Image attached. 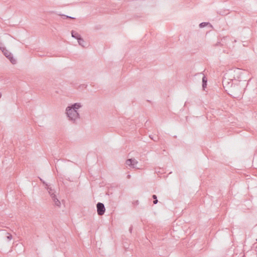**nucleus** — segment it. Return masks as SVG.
<instances>
[{
    "label": "nucleus",
    "mask_w": 257,
    "mask_h": 257,
    "mask_svg": "<svg viewBox=\"0 0 257 257\" xmlns=\"http://www.w3.org/2000/svg\"><path fill=\"white\" fill-rule=\"evenodd\" d=\"M54 203V205L57 206L58 207H60L61 206V202L57 198L56 195H53L51 197Z\"/></svg>",
    "instance_id": "nucleus-8"
},
{
    "label": "nucleus",
    "mask_w": 257,
    "mask_h": 257,
    "mask_svg": "<svg viewBox=\"0 0 257 257\" xmlns=\"http://www.w3.org/2000/svg\"><path fill=\"white\" fill-rule=\"evenodd\" d=\"M126 164L133 168H135V165L138 163L137 160L134 158L128 159L126 161Z\"/></svg>",
    "instance_id": "nucleus-5"
},
{
    "label": "nucleus",
    "mask_w": 257,
    "mask_h": 257,
    "mask_svg": "<svg viewBox=\"0 0 257 257\" xmlns=\"http://www.w3.org/2000/svg\"><path fill=\"white\" fill-rule=\"evenodd\" d=\"M208 25H209L211 27H212V25L208 22H202L199 24V27L200 28H202Z\"/></svg>",
    "instance_id": "nucleus-11"
},
{
    "label": "nucleus",
    "mask_w": 257,
    "mask_h": 257,
    "mask_svg": "<svg viewBox=\"0 0 257 257\" xmlns=\"http://www.w3.org/2000/svg\"><path fill=\"white\" fill-rule=\"evenodd\" d=\"M135 203L136 204V205H138L139 204V201H136Z\"/></svg>",
    "instance_id": "nucleus-21"
},
{
    "label": "nucleus",
    "mask_w": 257,
    "mask_h": 257,
    "mask_svg": "<svg viewBox=\"0 0 257 257\" xmlns=\"http://www.w3.org/2000/svg\"><path fill=\"white\" fill-rule=\"evenodd\" d=\"M77 41H78V44L79 45L82 46L83 47H85V46L84 45L85 41L82 37H81V38L77 40Z\"/></svg>",
    "instance_id": "nucleus-12"
},
{
    "label": "nucleus",
    "mask_w": 257,
    "mask_h": 257,
    "mask_svg": "<svg viewBox=\"0 0 257 257\" xmlns=\"http://www.w3.org/2000/svg\"><path fill=\"white\" fill-rule=\"evenodd\" d=\"M6 234H7V236H6L7 240L8 241H10L13 238L12 235L11 233H8V232H6Z\"/></svg>",
    "instance_id": "nucleus-13"
},
{
    "label": "nucleus",
    "mask_w": 257,
    "mask_h": 257,
    "mask_svg": "<svg viewBox=\"0 0 257 257\" xmlns=\"http://www.w3.org/2000/svg\"><path fill=\"white\" fill-rule=\"evenodd\" d=\"M0 49L3 53L4 55L10 61V62L15 64L16 63L17 61L14 58L13 54L9 52L5 47L0 46Z\"/></svg>",
    "instance_id": "nucleus-2"
},
{
    "label": "nucleus",
    "mask_w": 257,
    "mask_h": 257,
    "mask_svg": "<svg viewBox=\"0 0 257 257\" xmlns=\"http://www.w3.org/2000/svg\"><path fill=\"white\" fill-rule=\"evenodd\" d=\"M71 33L72 37L77 40H78L79 39L81 38V37L80 35H79L77 32H76L73 30H72L71 32Z\"/></svg>",
    "instance_id": "nucleus-9"
},
{
    "label": "nucleus",
    "mask_w": 257,
    "mask_h": 257,
    "mask_svg": "<svg viewBox=\"0 0 257 257\" xmlns=\"http://www.w3.org/2000/svg\"><path fill=\"white\" fill-rule=\"evenodd\" d=\"M66 113L69 119L74 123L77 119L80 118V114L78 111L70 109L68 107H67L66 109Z\"/></svg>",
    "instance_id": "nucleus-1"
},
{
    "label": "nucleus",
    "mask_w": 257,
    "mask_h": 257,
    "mask_svg": "<svg viewBox=\"0 0 257 257\" xmlns=\"http://www.w3.org/2000/svg\"><path fill=\"white\" fill-rule=\"evenodd\" d=\"M40 180L43 184L46 185V188L47 189V191L49 192V194H50L51 197H52L53 195H55V192L54 191V190L51 187L49 186L46 183H45L44 181H43L41 179H40Z\"/></svg>",
    "instance_id": "nucleus-6"
},
{
    "label": "nucleus",
    "mask_w": 257,
    "mask_h": 257,
    "mask_svg": "<svg viewBox=\"0 0 257 257\" xmlns=\"http://www.w3.org/2000/svg\"><path fill=\"white\" fill-rule=\"evenodd\" d=\"M132 229H133L132 226L130 227V228L129 229V231L130 232H132Z\"/></svg>",
    "instance_id": "nucleus-19"
},
{
    "label": "nucleus",
    "mask_w": 257,
    "mask_h": 257,
    "mask_svg": "<svg viewBox=\"0 0 257 257\" xmlns=\"http://www.w3.org/2000/svg\"><path fill=\"white\" fill-rule=\"evenodd\" d=\"M152 198L154 199V201H153L154 204H156L158 202L157 195H153Z\"/></svg>",
    "instance_id": "nucleus-14"
},
{
    "label": "nucleus",
    "mask_w": 257,
    "mask_h": 257,
    "mask_svg": "<svg viewBox=\"0 0 257 257\" xmlns=\"http://www.w3.org/2000/svg\"><path fill=\"white\" fill-rule=\"evenodd\" d=\"M97 212L99 215H102L105 211L104 205L101 202H98L96 204Z\"/></svg>",
    "instance_id": "nucleus-4"
},
{
    "label": "nucleus",
    "mask_w": 257,
    "mask_h": 257,
    "mask_svg": "<svg viewBox=\"0 0 257 257\" xmlns=\"http://www.w3.org/2000/svg\"><path fill=\"white\" fill-rule=\"evenodd\" d=\"M2 95V93H0V98H1Z\"/></svg>",
    "instance_id": "nucleus-23"
},
{
    "label": "nucleus",
    "mask_w": 257,
    "mask_h": 257,
    "mask_svg": "<svg viewBox=\"0 0 257 257\" xmlns=\"http://www.w3.org/2000/svg\"><path fill=\"white\" fill-rule=\"evenodd\" d=\"M215 46H221V45H222L221 44V43H220V42H218L217 43H216L215 44Z\"/></svg>",
    "instance_id": "nucleus-16"
},
{
    "label": "nucleus",
    "mask_w": 257,
    "mask_h": 257,
    "mask_svg": "<svg viewBox=\"0 0 257 257\" xmlns=\"http://www.w3.org/2000/svg\"><path fill=\"white\" fill-rule=\"evenodd\" d=\"M207 78L204 76L202 78V88L203 89H205V88L207 86Z\"/></svg>",
    "instance_id": "nucleus-10"
},
{
    "label": "nucleus",
    "mask_w": 257,
    "mask_h": 257,
    "mask_svg": "<svg viewBox=\"0 0 257 257\" xmlns=\"http://www.w3.org/2000/svg\"><path fill=\"white\" fill-rule=\"evenodd\" d=\"M68 107L69 108L72 109L73 110L77 111V110L81 108L82 107V105L80 103H74V104H72L70 106H68Z\"/></svg>",
    "instance_id": "nucleus-7"
},
{
    "label": "nucleus",
    "mask_w": 257,
    "mask_h": 257,
    "mask_svg": "<svg viewBox=\"0 0 257 257\" xmlns=\"http://www.w3.org/2000/svg\"><path fill=\"white\" fill-rule=\"evenodd\" d=\"M69 18H68V19H72V20L75 19V18H74V17H70V16H69Z\"/></svg>",
    "instance_id": "nucleus-18"
},
{
    "label": "nucleus",
    "mask_w": 257,
    "mask_h": 257,
    "mask_svg": "<svg viewBox=\"0 0 257 257\" xmlns=\"http://www.w3.org/2000/svg\"><path fill=\"white\" fill-rule=\"evenodd\" d=\"M149 137L152 139L155 142H157V139H154V138L153 137H152L151 135L149 136Z\"/></svg>",
    "instance_id": "nucleus-17"
},
{
    "label": "nucleus",
    "mask_w": 257,
    "mask_h": 257,
    "mask_svg": "<svg viewBox=\"0 0 257 257\" xmlns=\"http://www.w3.org/2000/svg\"><path fill=\"white\" fill-rule=\"evenodd\" d=\"M127 178H131V175H128L127 176Z\"/></svg>",
    "instance_id": "nucleus-20"
},
{
    "label": "nucleus",
    "mask_w": 257,
    "mask_h": 257,
    "mask_svg": "<svg viewBox=\"0 0 257 257\" xmlns=\"http://www.w3.org/2000/svg\"><path fill=\"white\" fill-rule=\"evenodd\" d=\"M59 15L62 16L63 19H68V18H69L68 16L65 15L63 14H60Z\"/></svg>",
    "instance_id": "nucleus-15"
},
{
    "label": "nucleus",
    "mask_w": 257,
    "mask_h": 257,
    "mask_svg": "<svg viewBox=\"0 0 257 257\" xmlns=\"http://www.w3.org/2000/svg\"><path fill=\"white\" fill-rule=\"evenodd\" d=\"M236 81L235 79H229L227 75H225L222 80V84L224 87H231L234 84L233 81Z\"/></svg>",
    "instance_id": "nucleus-3"
},
{
    "label": "nucleus",
    "mask_w": 257,
    "mask_h": 257,
    "mask_svg": "<svg viewBox=\"0 0 257 257\" xmlns=\"http://www.w3.org/2000/svg\"><path fill=\"white\" fill-rule=\"evenodd\" d=\"M154 139H157V141H158V137L154 138Z\"/></svg>",
    "instance_id": "nucleus-22"
}]
</instances>
